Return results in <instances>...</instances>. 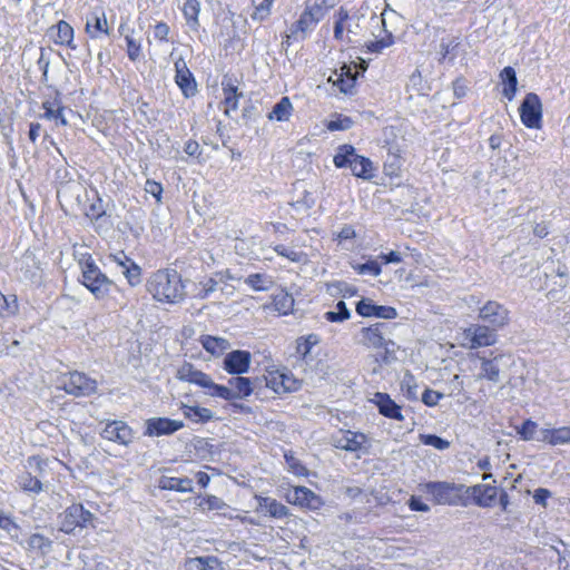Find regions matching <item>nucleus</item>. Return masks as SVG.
I'll list each match as a JSON object with an SVG mask.
<instances>
[{
  "label": "nucleus",
  "instance_id": "obj_49",
  "mask_svg": "<svg viewBox=\"0 0 570 570\" xmlns=\"http://www.w3.org/2000/svg\"><path fill=\"white\" fill-rule=\"evenodd\" d=\"M537 430H538L537 422L528 419L522 423V425L520 428H517V433L524 441H532V440L538 441L539 438L535 436Z\"/></svg>",
  "mask_w": 570,
  "mask_h": 570
},
{
  "label": "nucleus",
  "instance_id": "obj_54",
  "mask_svg": "<svg viewBox=\"0 0 570 570\" xmlns=\"http://www.w3.org/2000/svg\"><path fill=\"white\" fill-rule=\"evenodd\" d=\"M348 20V12L341 8L337 13H336V21H335V26H334V37L335 39L337 40H342L343 39V32H344V29H345V22Z\"/></svg>",
  "mask_w": 570,
  "mask_h": 570
},
{
  "label": "nucleus",
  "instance_id": "obj_45",
  "mask_svg": "<svg viewBox=\"0 0 570 570\" xmlns=\"http://www.w3.org/2000/svg\"><path fill=\"white\" fill-rule=\"evenodd\" d=\"M274 250L277 253V255L287 258L291 262L294 263H302L306 262V254L303 252H297L293 248L286 247L285 245H276L274 247Z\"/></svg>",
  "mask_w": 570,
  "mask_h": 570
},
{
  "label": "nucleus",
  "instance_id": "obj_53",
  "mask_svg": "<svg viewBox=\"0 0 570 570\" xmlns=\"http://www.w3.org/2000/svg\"><path fill=\"white\" fill-rule=\"evenodd\" d=\"M353 268L361 275L370 274L379 276L382 272L380 264L376 261H368L364 264H357Z\"/></svg>",
  "mask_w": 570,
  "mask_h": 570
},
{
  "label": "nucleus",
  "instance_id": "obj_50",
  "mask_svg": "<svg viewBox=\"0 0 570 570\" xmlns=\"http://www.w3.org/2000/svg\"><path fill=\"white\" fill-rule=\"evenodd\" d=\"M394 43V37L391 32H387L380 40L370 41L366 45L367 51L373 53H380L383 49L391 47Z\"/></svg>",
  "mask_w": 570,
  "mask_h": 570
},
{
  "label": "nucleus",
  "instance_id": "obj_38",
  "mask_svg": "<svg viewBox=\"0 0 570 570\" xmlns=\"http://www.w3.org/2000/svg\"><path fill=\"white\" fill-rule=\"evenodd\" d=\"M21 271L24 273V277L31 281L40 279V268L36 256L32 253H26L21 261Z\"/></svg>",
  "mask_w": 570,
  "mask_h": 570
},
{
  "label": "nucleus",
  "instance_id": "obj_9",
  "mask_svg": "<svg viewBox=\"0 0 570 570\" xmlns=\"http://www.w3.org/2000/svg\"><path fill=\"white\" fill-rule=\"evenodd\" d=\"M519 111L521 121L527 128H541L542 102L537 94H527L520 105Z\"/></svg>",
  "mask_w": 570,
  "mask_h": 570
},
{
  "label": "nucleus",
  "instance_id": "obj_44",
  "mask_svg": "<svg viewBox=\"0 0 570 570\" xmlns=\"http://www.w3.org/2000/svg\"><path fill=\"white\" fill-rule=\"evenodd\" d=\"M19 311L18 299L16 295L6 296L2 294V299L0 301V316H12L17 314Z\"/></svg>",
  "mask_w": 570,
  "mask_h": 570
},
{
  "label": "nucleus",
  "instance_id": "obj_8",
  "mask_svg": "<svg viewBox=\"0 0 570 570\" xmlns=\"http://www.w3.org/2000/svg\"><path fill=\"white\" fill-rule=\"evenodd\" d=\"M62 389L66 393L80 397L89 396L97 391V382L81 372H71L62 376Z\"/></svg>",
  "mask_w": 570,
  "mask_h": 570
},
{
  "label": "nucleus",
  "instance_id": "obj_15",
  "mask_svg": "<svg viewBox=\"0 0 570 570\" xmlns=\"http://www.w3.org/2000/svg\"><path fill=\"white\" fill-rule=\"evenodd\" d=\"M100 435L121 445H129L134 439L132 429L121 420L108 421L100 432Z\"/></svg>",
  "mask_w": 570,
  "mask_h": 570
},
{
  "label": "nucleus",
  "instance_id": "obj_46",
  "mask_svg": "<svg viewBox=\"0 0 570 570\" xmlns=\"http://www.w3.org/2000/svg\"><path fill=\"white\" fill-rule=\"evenodd\" d=\"M245 283L255 291H267L273 282L265 275L250 274L246 277Z\"/></svg>",
  "mask_w": 570,
  "mask_h": 570
},
{
  "label": "nucleus",
  "instance_id": "obj_6",
  "mask_svg": "<svg viewBox=\"0 0 570 570\" xmlns=\"http://www.w3.org/2000/svg\"><path fill=\"white\" fill-rule=\"evenodd\" d=\"M330 7L326 0H312L307 2L299 19L292 27V33L301 32L303 38H305L306 33L312 31L325 17Z\"/></svg>",
  "mask_w": 570,
  "mask_h": 570
},
{
  "label": "nucleus",
  "instance_id": "obj_28",
  "mask_svg": "<svg viewBox=\"0 0 570 570\" xmlns=\"http://www.w3.org/2000/svg\"><path fill=\"white\" fill-rule=\"evenodd\" d=\"M541 436L538 441L549 443L550 445L569 444L570 443V426H562L558 429H542Z\"/></svg>",
  "mask_w": 570,
  "mask_h": 570
},
{
  "label": "nucleus",
  "instance_id": "obj_13",
  "mask_svg": "<svg viewBox=\"0 0 570 570\" xmlns=\"http://www.w3.org/2000/svg\"><path fill=\"white\" fill-rule=\"evenodd\" d=\"M176 376L180 381L188 382L205 389V393L207 395L215 396V387L217 384L208 374L197 370L191 363L185 362L181 366H179Z\"/></svg>",
  "mask_w": 570,
  "mask_h": 570
},
{
  "label": "nucleus",
  "instance_id": "obj_23",
  "mask_svg": "<svg viewBox=\"0 0 570 570\" xmlns=\"http://www.w3.org/2000/svg\"><path fill=\"white\" fill-rule=\"evenodd\" d=\"M465 492L473 498L476 505L482 508L492 507L498 497V488L490 484L469 487Z\"/></svg>",
  "mask_w": 570,
  "mask_h": 570
},
{
  "label": "nucleus",
  "instance_id": "obj_31",
  "mask_svg": "<svg viewBox=\"0 0 570 570\" xmlns=\"http://www.w3.org/2000/svg\"><path fill=\"white\" fill-rule=\"evenodd\" d=\"M159 488L181 493L191 492L193 480L189 478L161 476L159 480Z\"/></svg>",
  "mask_w": 570,
  "mask_h": 570
},
{
  "label": "nucleus",
  "instance_id": "obj_7",
  "mask_svg": "<svg viewBox=\"0 0 570 570\" xmlns=\"http://www.w3.org/2000/svg\"><path fill=\"white\" fill-rule=\"evenodd\" d=\"M462 346L476 350L492 346L498 342V332L485 324H471L462 332Z\"/></svg>",
  "mask_w": 570,
  "mask_h": 570
},
{
  "label": "nucleus",
  "instance_id": "obj_3",
  "mask_svg": "<svg viewBox=\"0 0 570 570\" xmlns=\"http://www.w3.org/2000/svg\"><path fill=\"white\" fill-rule=\"evenodd\" d=\"M333 163L337 168L348 167L357 178L368 180L374 176L372 161L364 156L357 155L352 145H341L333 158Z\"/></svg>",
  "mask_w": 570,
  "mask_h": 570
},
{
  "label": "nucleus",
  "instance_id": "obj_34",
  "mask_svg": "<svg viewBox=\"0 0 570 570\" xmlns=\"http://www.w3.org/2000/svg\"><path fill=\"white\" fill-rule=\"evenodd\" d=\"M200 2L198 0H186L183 7V13L186 19L187 26L193 30L199 28Z\"/></svg>",
  "mask_w": 570,
  "mask_h": 570
},
{
  "label": "nucleus",
  "instance_id": "obj_16",
  "mask_svg": "<svg viewBox=\"0 0 570 570\" xmlns=\"http://www.w3.org/2000/svg\"><path fill=\"white\" fill-rule=\"evenodd\" d=\"M184 428V422L169 417H150L146 421L145 435L161 436L171 435Z\"/></svg>",
  "mask_w": 570,
  "mask_h": 570
},
{
  "label": "nucleus",
  "instance_id": "obj_17",
  "mask_svg": "<svg viewBox=\"0 0 570 570\" xmlns=\"http://www.w3.org/2000/svg\"><path fill=\"white\" fill-rule=\"evenodd\" d=\"M252 354L248 351L235 350L227 353L223 361L224 370L233 375H242L248 372Z\"/></svg>",
  "mask_w": 570,
  "mask_h": 570
},
{
  "label": "nucleus",
  "instance_id": "obj_39",
  "mask_svg": "<svg viewBox=\"0 0 570 570\" xmlns=\"http://www.w3.org/2000/svg\"><path fill=\"white\" fill-rule=\"evenodd\" d=\"M320 343V337L316 334L302 336L296 341V353L306 360L312 348Z\"/></svg>",
  "mask_w": 570,
  "mask_h": 570
},
{
  "label": "nucleus",
  "instance_id": "obj_37",
  "mask_svg": "<svg viewBox=\"0 0 570 570\" xmlns=\"http://www.w3.org/2000/svg\"><path fill=\"white\" fill-rule=\"evenodd\" d=\"M293 105L288 97H283L272 109L268 115L269 119L277 121H287L292 115Z\"/></svg>",
  "mask_w": 570,
  "mask_h": 570
},
{
  "label": "nucleus",
  "instance_id": "obj_57",
  "mask_svg": "<svg viewBox=\"0 0 570 570\" xmlns=\"http://www.w3.org/2000/svg\"><path fill=\"white\" fill-rule=\"evenodd\" d=\"M443 397L444 394L434 390L425 389V391L422 394V402L428 406H435L439 403V401Z\"/></svg>",
  "mask_w": 570,
  "mask_h": 570
},
{
  "label": "nucleus",
  "instance_id": "obj_26",
  "mask_svg": "<svg viewBox=\"0 0 570 570\" xmlns=\"http://www.w3.org/2000/svg\"><path fill=\"white\" fill-rule=\"evenodd\" d=\"M255 499L258 502V509L265 511L271 518L284 519L289 515L288 508L274 498L256 495Z\"/></svg>",
  "mask_w": 570,
  "mask_h": 570
},
{
  "label": "nucleus",
  "instance_id": "obj_56",
  "mask_svg": "<svg viewBox=\"0 0 570 570\" xmlns=\"http://www.w3.org/2000/svg\"><path fill=\"white\" fill-rule=\"evenodd\" d=\"M220 284L222 283L218 282L217 273H215L213 277H210L207 282L204 283L203 289L199 293V296L203 298L208 297L212 293L219 289Z\"/></svg>",
  "mask_w": 570,
  "mask_h": 570
},
{
  "label": "nucleus",
  "instance_id": "obj_19",
  "mask_svg": "<svg viewBox=\"0 0 570 570\" xmlns=\"http://www.w3.org/2000/svg\"><path fill=\"white\" fill-rule=\"evenodd\" d=\"M356 313L363 317H379L384 320H393L397 315L394 307L376 305L370 298H362L357 302Z\"/></svg>",
  "mask_w": 570,
  "mask_h": 570
},
{
  "label": "nucleus",
  "instance_id": "obj_51",
  "mask_svg": "<svg viewBox=\"0 0 570 570\" xmlns=\"http://www.w3.org/2000/svg\"><path fill=\"white\" fill-rule=\"evenodd\" d=\"M419 439L424 445L433 446L438 450H446L450 446V442L435 434H420Z\"/></svg>",
  "mask_w": 570,
  "mask_h": 570
},
{
  "label": "nucleus",
  "instance_id": "obj_12",
  "mask_svg": "<svg viewBox=\"0 0 570 570\" xmlns=\"http://www.w3.org/2000/svg\"><path fill=\"white\" fill-rule=\"evenodd\" d=\"M464 485L450 482H428L425 492L431 494L439 504H456Z\"/></svg>",
  "mask_w": 570,
  "mask_h": 570
},
{
  "label": "nucleus",
  "instance_id": "obj_59",
  "mask_svg": "<svg viewBox=\"0 0 570 570\" xmlns=\"http://www.w3.org/2000/svg\"><path fill=\"white\" fill-rule=\"evenodd\" d=\"M169 26L166 22H158L154 27V38L159 41H168Z\"/></svg>",
  "mask_w": 570,
  "mask_h": 570
},
{
  "label": "nucleus",
  "instance_id": "obj_27",
  "mask_svg": "<svg viewBox=\"0 0 570 570\" xmlns=\"http://www.w3.org/2000/svg\"><path fill=\"white\" fill-rule=\"evenodd\" d=\"M24 548L32 553H36L38 556H46L51 552L52 550V540L45 537L41 533H32L30 534L26 541Z\"/></svg>",
  "mask_w": 570,
  "mask_h": 570
},
{
  "label": "nucleus",
  "instance_id": "obj_25",
  "mask_svg": "<svg viewBox=\"0 0 570 570\" xmlns=\"http://www.w3.org/2000/svg\"><path fill=\"white\" fill-rule=\"evenodd\" d=\"M368 439L364 433L346 431L335 440V446L345 451L356 452L367 444Z\"/></svg>",
  "mask_w": 570,
  "mask_h": 570
},
{
  "label": "nucleus",
  "instance_id": "obj_32",
  "mask_svg": "<svg viewBox=\"0 0 570 570\" xmlns=\"http://www.w3.org/2000/svg\"><path fill=\"white\" fill-rule=\"evenodd\" d=\"M200 343L204 350L214 356L224 354L229 347V342L224 337H217L212 335H203Z\"/></svg>",
  "mask_w": 570,
  "mask_h": 570
},
{
  "label": "nucleus",
  "instance_id": "obj_4",
  "mask_svg": "<svg viewBox=\"0 0 570 570\" xmlns=\"http://www.w3.org/2000/svg\"><path fill=\"white\" fill-rule=\"evenodd\" d=\"M390 325L386 323H375L368 327H363L360 332L361 343L373 350H384L383 361L389 362L390 355L394 353L395 343L389 337Z\"/></svg>",
  "mask_w": 570,
  "mask_h": 570
},
{
  "label": "nucleus",
  "instance_id": "obj_40",
  "mask_svg": "<svg viewBox=\"0 0 570 570\" xmlns=\"http://www.w3.org/2000/svg\"><path fill=\"white\" fill-rule=\"evenodd\" d=\"M188 570H220L219 562L214 557L195 558L188 561Z\"/></svg>",
  "mask_w": 570,
  "mask_h": 570
},
{
  "label": "nucleus",
  "instance_id": "obj_29",
  "mask_svg": "<svg viewBox=\"0 0 570 570\" xmlns=\"http://www.w3.org/2000/svg\"><path fill=\"white\" fill-rule=\"evenodd\" d=\"M42 109L45 110L41 118L48 119V120H55L56 124L61 126H67L68 121L63 115L65 107L62 106V102L55 98L52 100H46L42 102Z\"/></svg>",
  "mask_w": 570,
  "mask_h": 570
},
{
  "label": "nucleus",
  "instance_id": "obj_22",
  "mask_svg": "<svg viewBox=\"0 0 570 570\" xmlns=\"http://www.w3.org/2000/svg\"><path fill=\"white\" fill-rule=\"evenodd\" d=\"M47 35L56 45L67 46L71 50L77 49L73 42V28L65 20L51 26Z\"/></svg>",
  "mask_w": 570,
  "mask_h": 570
},
{
  "label": "nucleus",
  "instance_id": "obj_41",
  "mask_svg": "<svg viewBox=\"0 0 570 570\" xmlns=\"http://www.w3.org/2000/svg\"><path fill=\"white\" fill-rule=\"evenodd\" d=\"M19 487L28 492L39 493L42 490V483L38 476L30 472L22 473L18 479Z\"/></svg>",
  "mask_w": 570,
  "mask_h": 570
},
{
  "label": "nucleus",
  "instance_id": "obj_55",
  "mask_svg": "<svg viewBox=\"0 0 570 570\" xmlns=\"http://www.w3.org/2000/svg\"><path fill=\"white\" fill-rule=\"evenodd\" d=\"M205 505L207 507L208 510H222L225 507H227V504L216 495L205 497L199 503V507L204 508Z\"/></svg>",
  "mask_w": 570,
  "mask_h": 570
},
{
  "label": "nucleus",
  "instance_id": "obj_63",
  "mask_svg": "<svg viewBox=\"0 0 570 570\" xmlns=\"http://www.w3.org/2000/svg\"><path fill=\"white\" fill-rule=\"evenodd\" d=\"M351 125H352V120L350 118L345 117L344 119H337V120L330 121L327 125V128L331 131L346 130L351 127Z\"/></svg>",
  "mask_w": 570,
  "mask_h": 570
},
{
  "label": "nucleus",
  "instance_id": "obj_58",
  "mask_svg": "<svg viewBox=\"0 0 570 570\" xmlns=\"http://www.w3.org/2000/svg\"><path fill=\"white\" fill-rule=\"evenodd\" d=\"M127 43V53L131 61H136L140 57V45L137 43L130 36L125 37Z\"/></svg>",
  "mask_w": 570,
  "mask_h": 570
},
{
  "label": "nucleus",
  "instance_id": "obj_60",
  "mask_svg": "<svg viewBox=\"0 0 570 570\" xmlns=\"http://www.w3.org/2000/svg\"><path fill=\"white\" fill-rule=\"evenodd\" d=\"M145 190L146 193L153 195L157 202H160L161 199V193H163V186L161 184L148 179L145 184Z\"/></svg>",
  "mask_w": 570,
  "mask_h": 570
},
{
  "label": "nucleus",
  "instance_id": "obj_62",
  "mask_svg": "<svg viewBox=\"0 0 570 570\" xmlns=\"http://www.w3.org/2000/svg\"><path fill=\"white\" fill-rule=\"evenodd\" d=\"M453 92L456 98H462L468 92V83L463 78H458L453 81Z\"/></svg>",
  "mask_w": 570,
  "mask_h": 570
},
{
  "label": "nucleus",
  "instance_id": "obj_42",
  "mask_svg": "<svg viewBox=\"0 0 570 570\" xmlns=\"http://www.w3.org/2000/svg\"><path fill=\"white\" fill-rule=\"evenodd\" d=\"M273 305L277 312L286 315L293 309L294 298L288 293L282 292L274 296Z\"/></svg>",
  "mask_w": 570,
  "mask_h": 570
},
{
  "label": "nucleus",
  "instance_id": "obj_36",
  "mask_svg": "<svg viewBox=\"0 0 570 570\" xmlns=\"http://www.w3.org/2000/svg\"><path fill=\"white\" fill-rule=\"evenodd\" d=\"M183 411L187 419L196 423H206L214 419V413L207 407L184 405Z\"/></svg>",
  "mask_w": 570,
  "mask_h": 570
},
{
  "label": "nucleus",
  "instance_id": "obj_30",
  "mask_svg": "<svg viewBox=\"0 0 570 570\" xmlns=\"http://www.w3.org/2000/svg\"><path fill=\"white\" fill-rule=\"evenodd\" d=\"M500 79L503 85L502 95L511 101L515 96L518 85L515 70L510 66L504 67L500 72Z\"/></svg>",
  "mask_w": 570,
  "mask_h": 570
},
{
  "label": "nucleus",
  "instance_id": "obj_35",
  "mask_svg": "<svg viewBox=\"0 0 570 570\" xmlns=\"http://www.w3.org/2000/svg\"><path fill=\"white\" fill-rule=\"evenodd\" d=\"M266 386L278 394L296 391L298 389V384L296 381H293L292 384L285 383L284 374L281 373L269 374V376L266 379Z\"/></svg>",
  "mask_w": 570,
  "mask_h": 570
},
{
  "label": "nucleus",
  "instance_id": "obj_11",
  "mask_svg": "<svg viewBox=\"0 0 570 570\" xmlns=\"http://www.w3.org/2000/svg\"><path fill=\"white\" fill-rule=\"evenodd\" d=\"M479 318L498 332L509 324L510 312L504 305L495 301H489L480 308Z\"/></svg>",
  "mask_w": 570,
  "mask_h": 570
},
{
  "label": "nucleus",
  "instance_id": "obj_20",
  "mask_svg": "<svg viewBox=\"0 0 570 570\" xmlns=\"http://www.w3.org/2000/svg\"><path fill=\"white\" fill-rule=\"evenodd\" d=\"M175 82L180 88L183 95L186 98L194 97L197 92V83L196 80L188 69L185 60L179 59L175 62Z\"/></svg>",
  "mask_w": 570,
  "mask_h": 570
},
{
  "label": "nucleus",
  "instance_id": "obj_1",
  "mask_svg": "<svg viewBox=\"0 0 570 570\" xmlns=\"http://www.w3.org/2000/svg\"><path fill=\"white\" fill-rule=\"evenodd\" d=\"M147 291L159 302L178 303L185 296V286L176 271L159 269L151 274L146 284Z\"/></svg>",
  "mask_w": 570,
  "mask_h": 570
},
{
  "label": "nucleus",
  "instance_id": "obj_18",
  "mask_svg": "<svg viewBox=\"0 0 570 570\" xmlns=\"http://www.w3.org/2000/svg\"><path fill=\"white\" fill-rule=\"evenodd\" d=\"M222 89L224 95V99L222 101V105L225 107L224 114L227 117H230L232 112L238 109V101L244 94L238 90L237 80L228 76L223 78Z\"/></svg>",
  "mask_w": 570,
  "mask_h": 570
},
{
  "label": "nucleus",
  "instance_id": "obj_5",
  "mask_svg": "<svg viewBox=\"0 0 570 570\" xmlns=\"http://www.w3.org/2000/svg\"><path fill=\"white\" fill-rule=\"evenodd\" d=\"M96 517L80 503L68 507L59 514L60 531L67 534H73L76 529H85L94 525Z\"/></svg>",
  "mask_w": 570,
  "mask_h": 570
},
{
  "label": "nucleus",
  "instance_id": "obj_47",
  "mask_svg": "<svg viewBox=\"0 0 570 570\" xmlns=\"http://www.w3.org/2000/svg\"><path fill=\"white\" fill-rule=\"evenodd\" d=\"M401 390L410 400L417 399V384L415 377L411 373H405L401 381Z\"/></svg>",
  "mask_w": 570,
  "mask_h": 570
},
{
  "label": "nucleus",
  "instance_id": "obj_48",
  "mask_svg": "<svg viewBox=\"0 0 570 570\" xmlns=\"http://www.w3.org/2000/svg\"><path fill=\"white\" fill-rule=\"evenodd\" d=\"M130 286H136L141 282V268L132 261L121 271Z\"/></svg>",
  "mask_w": 570,
  "mask_h": 570
},
{
  "label": "nucleus",
  "instance_id": "obj_2",
  "mask_svg": "<svg viewBox=\"0 0 570 570\" xmlns=\"http://www.w3.org/2000/svg\"><path fill=\"white\" fill-rule=\"evenodd\" d=\"M79 265L81 283L97 299L105 298L114 286V282L100 271L90 254H83L79 259Z\"/></svg>",
  "mask_w": 570,
  "mask_h": 570
},
{
  "label": "nucleus",
  "instance_id": "obj_14",
  "mask_svg": "<svg viewBox=\"0 0 570 570\" xmlns=\"http://www.w3.org/2000/svg\"><path fill=\"white\" fill-rule=\"evenodd\" d=\"M285 499L291 504L309 510H318L324 504L322 498L306 487H294L287 491Z\"/></svg>",
  "mask_w": 570,
  "mask_h": 570
},
{
  "label": "nucleus",
  "instance_id": "obj_33",
  "mask_svg": "<svg viewBox=\"0 0 570 570\" xmlns=\"http://www.w3.org/2000/svg\"><path fill=\"white\" fill-rule=\"evenodd\" d=\"M500 360L501 356H495L491 360L482 357L481 372L478 375V379H487L493 383H498L500 381Z\"/></svg>",
  "mask_w": 570,
  "mask_h": 570
},
{
  "label": "nucleus",
  "instance_id": "obj_21",
  "mask_svg": "<svg viewBox=\"0 0 570 570\" xmlns=\"http://www.w3.org/2000/svg\"><path fill=\"white\" fill-rule=\"evenodd\" d=\"M85 30L92 39H98L101 38V36L109 35L106 13L102 9L97 8L87 14Z\"/></svg>",
  "mask_w": 570,
  "mask_h": 570
},
{
  "label": "nucleus",
  "instance_id": "obj_52",
  "mask_svg": "<svg viewBox=\"0 0 570 570\" xmlns=\"http://www.w3.org/2000/svg\"><path fill=\"white\" fill-rule=\"evenodd\" d=\"M328 81H331L334 86L338 87L340 91L344 94H350L355 86V77L344 78L332 75L328 78Z\"/></svg>",
  "mask_w": 570,
  "mask_h": 570
},
{
  "label": "nucleus",
  "instance_id": "obj_10",
  "mask_svg": "<svg viewBox=\"0 0 570 570\" xmlns=\"http://www.w3.org/2000/svg\"><path fill=\"white\" fill-rule=\"evenodd\" d=\"M228 385L217 384L215 387V396L226 401L236 399H246L253 393V383L250 379L237 375L228 380Z\"/></svg>",
  "mask_w": 570,
  "mask_h": 570
},
{
  "label": "nucleus",
  "instance_id": "obj_61",
  "mask_svg": "<svg viewBox=\"0 0 570 570\" xmlns=\"http://www.w3.org/2000/svg\"><path fill=\"white\" fill-rule=\"evenodd\" d=\"M274 0H263V2L256 8L255 12L253 13V19H265L269 13V8Z\"/></svg>",
  "mask_w": 570,
  "mask_h": 570
},
{
  "label": "nucleus",
  "instance_id": "obj_24",
  "mask_svg": "<svg viewBox=\"0 0 570 570\" xmlns=\"http://www.w3.org/2000/svg\"><path fill=\"white\" fill-rule=\"evenodd\" d=\"M373 402L379 409L380 414L396 421H403L404 416L401 407L386 393L377 392L374 394Z\"/></svg>",
  "mask_w": 570,
  "mask_h": 570
},
{
  "label": "nucleus",
  "instance_id": "obj_64",
  "mask_svg": "<svg viewBox=\"0 0 570 570\" xmlns=\"http://www.w3.org/2000/svg\"><path fill=\"white\" fill-rule=\"evenodd\" d=\"M551 497V492L548 489L539 488L533 493V500L537 504L543 507L547 505V500Z\"/></svg>",
  "mask_w": 570,
  "mask_h": 570
},
{
  "label": "nucleus",
  "instance_id": "obj_43",
  "mask_svg": "<svg viewBox=\"0 0 570 570\" xmlns=\"http://www.w3.org/2000/svg\"><path fill=\"white\" fill-rule=\"evenodd\" d=\"M326 321L332 323H340L351 317V312L343 301L336 304V311H328L324 314Z\"/></svg>",
  "mask_w": 570,
  "mask_h": 570
}]
</instances>
